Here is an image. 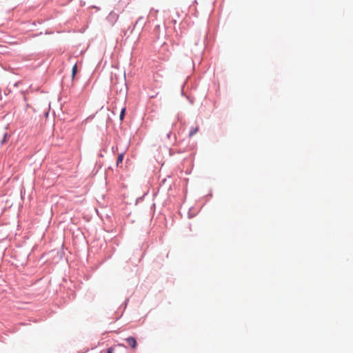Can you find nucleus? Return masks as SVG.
<instances>
[{"label": "nucleus", "instance_id": "nucleus-1", "mask_svg": "<svg viewBox=\"0 0 353 353\" xmlns=\"http://www.w3.org/2000/svg\"><path fill=\"white\" fill-rule=\"evenodd\" d=\"M125 340H126L128 344L132 348L135 349L137 347V343L135 338H134L132 336H130V337L127 338Z\"/></svg>", "mask_w": 353, "mask_h": 353}, {"label": "nucleus", "instance_id": "nucleus-2", "mask_svg": "<svg viewBox=\"0 0 353 353\" xmlns=\"http://www.w3.org/2000/svg\"><path fill=\"white\" fill-rule=\"evenodd\" d=\"M119 18L118 14L114 12H111L108 17V19L110 21H116Z\"/></svg>", "mask_w": 353, "mask_h": 353}, {"label": "nucleus", "instance_id": "nucleus-3", "mask_svg": "<svg viewBox=\"0 0 353 353\" xmlns=\"http://www.w3.org/2000/svg\"><path fill=\"white\" fill-rule=\"evenodd\" d=\"M199 130V128L198 127H195V128H192L190 131V137H192L193 135H194Z\"/></svg>", "mask_w": 353, "mask_h": 353}, {"label": "nucleus", "instance_id": "nucleus-4", "mask_svg": "<svg viewBox=\"0 0 353 353\" xmlns=\"http://www.w3.org/2000/svg\"><path fill=\"white\" fill-rule=\"evenodd\" d=\"M77 72V65L74 64V66L72 67V79H74V77L76 75Z\"/></svg>", "mask_w": 353, "mask_h": 353}, {"label": "nucleus", "instance_id": "nucleus-5", "mask_svg": "<svg viewBox=\"0 0 353 353\" xmlns=\"http://www.w3.org/2000/svg\"><path fill=\"white\" fill-rule=\"evenodd\" d=\"M123 160V154H120L118 157H117V165H119V163H121Z\"/></svg>", "mask_w": 353, "mask_h": 353}, {"label": "nucleus", "instance_id": "nucleus-6", "mask_svg": "<svg viewBox=\"0 0 353 353\" xmlns=\"http://www.w3.org/2000/svg\"><path fill=\"white\" fill-rule=\"evenodd\" d=\"M125 114V108L124 107V108H123L121 109V113H120L119 118H120L121 121H122L123 119Z\"/></svg>", "mask_w": 353, "mask_h": 353}, {"label": "nucleus", "instance_id": "nucleus-7", "mask_svg": "<svg viewBox=\"0 0 353 353\" xmlns=\"http://www.w3.org/2000/svg\"><path fill=\"white\" fill-rule=\"evenodd\" d=\"M107 353H112V348H108V351H107Z\"/></svg>", "mask_w": 353, "mask_h": 353}]
</instances>
